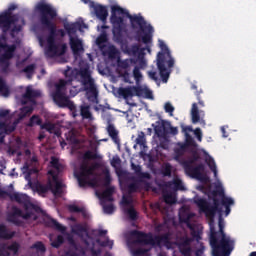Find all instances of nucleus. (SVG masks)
Wrapping results in <instances>:
<instances>
[{"mask_svg": "<svg viewBox=\"0 0 256 256\" xmlns=\"http://www.w3.org/2000/svg\"><path fill=\"white\" fill-rule=\"evenodd\" d=\"M194 203L200 210V213H204L209 220L210 234L209 243L212 249L213 256H230L235 248V241L231 240V237L225 234V224L223 218L219 217L218 227L219 231L215 230V215L217 213H223L221 208V200L214 199V205H211L204 198H195Z\"/></svg>", "mask_w": 256, "mask_h": 256, "instance_id": "f257e3e1", "label": "nucleus"}, {"mask_svg": "<svg viewBox=\"0 0 256 256\" xmlns=\"http://www.w3.org/2000/svg\"><path fill=\"white\" fill-rule=\"evenodd\" d=\"M111 12L110 23L112 24V31L115 37H121L123 31L125 30V19L118 15H126L130 20L132 29H140V31L143 33V36H141L140 31L136 32V41H142L144 45H149V43L153 41V33H155V29L151 24L147 25V22L143 16L131 15L129 12L125 11V9L117 5L112 6Z\"/></svg>", "mask_w": 256, "mask_h": 256, "instance_id": "f03ea898", "label": "nucleus"}, {"mask_svg": "<svg viewBox=\"0 0 256 256\" xmlns=\"http://www.w3.org/2000/svg\"><path fill=\"white\" fill-rule=\"evenodd\" d=\"M64 77H66V81L69 84L73 83V81H77L80 77V81L84 87V91H86L88 101H91V103H95V101H97V97H99V90H97L95 79L91 76V70L89 67L80 69L68 67L64 71Z\"/></svg>", "mask_w": 256, "mask_h": 256, "instance_id": "7ed1b4c3", "label": "nucleus"}, {"mask_svg": "<svg viewBox=\"0 0 256 256\" xmlns=\"http://www.w3.org/2000/svg\"><path fill=\"white\" fill-rule=\"evenodd\" d=\"M36 11L39 13L40 25L47 29L49 32L46 41L53 42L57 40V24H55V19H57V9L51 4L45 2H39L36 7Z\"/></svg>", "mask_w": 256, "mask_h": 256, "instance_id": "20e7f679", "label": "nucleus"}, {"mask_svg": "<svg viewBox=\"0 0 256 256\" xmlns=\"http://www.w3.org/2000/svg\"><path fill=\"white\" fill-rule=\"evenodd\" d=\"M159 47L161 52L157 54V67L162 82L167 83V81H169L170 72L167 70L165 63L168 65L169 69H173V67H175V59L171 56V50H169V47H167V44H165L163 40L159 41Z\"/></svg>", "mask_w": 256, "mask_h": 256, "instance_id": "39448f33", "label": "nucleus"}, {"mask_svg": "<svg viewBox=\"0 0 256 256\" xmlns=\"http://www.w3.org/2000/svg\"><path fill=\"white\" fill-rule=\"evenodd\" d=\"M132 237H135L136 243L139 245H151L152 247H161V245L166 244L171 239V233L166 232L164 234L154 236L153 233H145L139 230H134L131 232Z\"/></svg>", "mask_w": 256, "mask_h": 256, "instance_id": "423d86ee", "label": "nucleus"}, {"mask_svg": "<svg viewBox=\"0 0 256 256\" xmlns=\"http://www.w3.org/2000/svg\"><path fill=\"white\" fill-rule=\"evenodd\" d=\"M15 9H17V5L12 4L7 11L0 14V28L3 35H7L11 31V25H15L19 21L17 15L13 14Z\"/></svg>", "mask_w": 256, "mask_h": 256, "instance_id": "0eeeda50", "label": "nucleus"}, {"mask_svg": "<svg viewBox=\"0 0 256 256\" xmlns=\"http://www.w3.org/2000/svg\"><path fill=\"white\" fill-rule=\"evenodd\" d=\"M93 171L94 168L89 167V165L85 163L80 165L79 172L75 174L79 187H93V180H91V177H93Z\"/></svg>", "mask_w": 256, "mask_h": 256, "instance_id": "6e6552de", "label": "nucleus"}, {"mask_svg": "<svg viewBox=\"0 0 256 256\" xmlns=\"http://www.w3.org/2000/svg\"><path fill=\"white\" fill-rule=\"evenodd\" d=\"M218 197H221V205L225 207V215H229V213H231V205H235V200L225 196V190H223L221 186H216V189L213 190L209 196V199L213 201V205H215V199H219Z\"/></svg>", "mask_w": 256, "mask_h": 256, "instance_id": "1a4fd4ad", "label": "nucleus"}, {"mask_svg": "<svg viewBox=\"0 0 256 256\" xmlns=\"http://www.w3.org/2000/svg\"><path fill=\"white\" fill-rule=\"evenodd\" d=\"M33 215V212H26L23 214V211L18 208L17 206H13L12 207V212H10L7 215L6 220L8 221V223H13V225H17V227L22 225V221L19 220V218L17 217H22V219H31V216Z\"/></svg>", "mask_w": 256, "mask_h": 256, "instance_id": "9d476101", "label": "nucleus"}, {"mask_svg": "<svg viewBox=\"0 0 256 256\" xmlns=\"http://www.w3.org/2000/svg\"><path fill=\"white\" fill-rule=\"evenodd\" d=\"M67 53V44L57 45L55 41L47 42V47L45 49V55L47 57H61Z\"/></svg>", "mask_w": 256, "mask_h": 256, "instance_id": "9b49d317", "label": "nucleus"}, {"mask_svg": "<svg viewBox=\"0 0 256 256\" xmlns=\"http://www.w3.org/2000/svg\"><path fill=\"white\" fill-rule=\"evenodd\" d=\"M48 227H51L52 229H55L56 231H60L63 235H66V239L70 245L75 247L77 249V244H75V239L73 238V235L70 233H67V227L61 225L57 220L55 219H50L48 222Z\"/></svg>", "mask_w": 256, "mask_h": 256, "instance_id": "f8f14e48", "label": "nucleus"}, {"mask_svg": "<svg viewBox=\"0 0 256 256\" xmlns=\"http://www.w3.org/2000/svg\"><path fill=\"white\" fill-rule=\"evenodd\" d=\"M53 99L58 107H67L70 111H75V103L71 101L65 92H54Z\"/></svg>", "mask_w": 256, "mask_h": 256, "instance_id": "ddd939ff", "label": "nucleus"}, {"mask_svg": "<svg viewBox=\"0 0 256 256\" xmlns=\"http://www.w3.org/2000/svg\"><path fill=\"white\" fill-rule=\"evenodd\" d=\"M53 99L58 107H67L70 111H75V103L71 101L65 92H54Z\"/></svg>", "mask_w": 256, "mask_h": 256, "instance_id": "4468645a", "label": "nucleus"}, {"mask_svg": "<svg viewBox=\"0 0 256 256\" xmlns=\"http://www.w3.org/2000/svg\"><path fill=\"white\" fill-rule=\"evenodd\" d=\"M184 167V171H186L187 175L193 177L194 179H203V171H205L204 164H198L197 166L189 165V162H182Z\"/></svg>", "mask_w": 256, "mask_h": 256, "instance_id": "2eb2a0df", "label": "nucleus"}, {"mask_svg": "<svg viewBox=\"0 0 256 256\" xmlns=\"http://www.w3.org/2000/svg\"><path fill=\"white\" fill-rule=\"evenodd\" d=\"M143 91V88L140 86L121 87L118 89V95L127 101L129 97H141V95H143Z\"/></svg>", "mask_w": 256, "mask_h": 256, "instance_id": "dca6fc26", "label": "nucleus"}, {"mask_svg": "<svg viewBox=\"0 0 256 256\" xmlns=\"http://www.w3.org/2000/svg\"><path fill=\"white\" fill-rule=\"evenodd\" d=\"M9 195L11 201H16V203H19L20 205H24L25 211H29V209H35V205L29 201V196L26 194H19V193H13V194H4Z\"/></svg>", "mask_w": 256, "mask_h": 256, "instance_id": "f3484780", "label": "nucleus"}, {"mask_svg": "<svg viewBox=\"0 0 256 256\" xmlns=\"http://www.w3.org/2000/svg\"><path fill=\"white\" fill-rule=\"evenodd\" d=\"M91 9H93L94 15H96L97 19L102 21V23L105 25L107 23V17H109V11L107 10V7L102 4H96L91 2L90 3Z\"/></svg>", "mask_w": 256, "mask_h": 256, "instance_id": "a211bd4d", "label": "nucleus"}, {"mask_svg": "<svg viewBox=\"0 0 256 256\" xmlns=\"http://www.w3.org/2000/svg\"><path fill=\"white\" fill-rule=\"evenodd\" d=\"M152 127H154V131L157 135V137H165V135H169V130H167V127H171V122L166 120H161L156 122L155 124H152Z\"/></svg>", "mask_w": 256, "mask_h": 256, "instance_id": "6ab92c4d", "label": "nucleus"}, {"mask_svg": "<svg viewBox=\"0 0 256 256\" xmlns=\"http://www.w3.org/2000/svg\"><path fill=\"white\" fill-rule=\"evenodd\" d=\"M191 243H193V239L189 237H183L178 243V249L183 256H191L192 249Z\"/></svg>", "mask_w": 256, "mask_h": 256, "instance_id": "aec40b11", "label": "nucleus"}, {"mask_svg": "<svg viewBox=\"0 0 256 256\" xmlns=\"http://www.w3.org/2000/svg\"><path fill=\"white\" fill-rule=\"evenodd\" d=\"M70 49H72L74 55H79L81 52L85 51L83 41L77 37L70 36Z\"/></svg>", "mask_w": 256, "mask_h": 256, "instance_id": "412c9836", "label": "nucleus"}, {"mask_svg": "<svg viewBox=\"0 0 256 256\" xmlns=\"http://www.w3.org/2000/svg\"><path fill=\"white\" fill-rule=\"evenodd\" d=\"M41 129H44L51 135H55L56 137H61V128L59 125L51 122H45L41 125Z\"/></svg>", "mask_w": 256, "mask_h": 256, "instance_id": "4be33fe9", "label": "nucleus"}, {"mask_svg": "<svg viewBox=\"0 0 256 256\" xmlns=\"http://www.w3.org/2000/svg\"><path fill=\"white\" fill-rule=\"evenodd\" d=\"M131 169L134 171L135 175H137L140 183H145L143 179H151V174H149V172H143V168H141V165L132 163Z\"/></svg>", "mask_w": 256, "mask_h": 256, "instance_id": "5701e85b", "label": "nucleus"}, {"mask_svg": "<svg viewBox=\"0 0 256 256\" xmlns=\"http://www.w3.org/2000/svg\"><path fill=\"white\" fill-rule=\"evenodd\" d=\"M188 147L183 142H177L174 147V159L175 161H181V158L187 153Z\"/></svg>", "mask_w": 256, "mask_h": 256, "instance_id": "b1692460", "label": "nucleus"}, {"mask_svg": "<svg viewBox=\"0 0 256 256\" xmlns=\"http://www.w3.org/2000/svg\"><path fill=\"white\" fill-rule=\"evenodd\" d=\"M166 187L169 189H174V191H185L183 181H181L179 178H174L172 181H168L166 183Z\"/></svg>", "mask_w": 256, "mask_h": 256, "instance_id": "393cba45", "label": "nucleus"}, {"mask_svg": "<svg viewBox=\"0 0 256 256\" xmlns=\"http://www.w3.org/2000/svg\"><path fill=\"white\" fill-rule=\"evenodd\" d=\"M113 193H115L114 187H107L100 195V199L103 201L111 203L113 202Z\"/></svg>", "mask_w": 256, "mask_h": 256, "instance_id": "a878e982", "label": "nucleus"}, {"mask_svg": "<svg viewBox=\"0 0 256 256\" xmlns=\"http://www.w3.org/2000/svg\"><path fill=\"white\" fill-rule=\"evenodd\" d=\"M15 235H16L15 231L9 232L5 224H0V239H5L6 241H9L10 239H13Z\"/></svg>", "mask_w": 256, "mask_h": 256, "instance_id": "bb28decb", "label": "nucleus"}, {"mask_svg": "<svg viewBox=\"0 0 256 256\" xmlns=\"http://www.w3.org/2000/svg\"><path fill=\"white\" fill-rule=\"evenodd\" d=\"M16 49H17V46L6 44L5 46H3L1 48V51H4V53L1 54V55L3 57L8 58V59H13V57H15Z\"/></svg>", "mask_w": 256, "mask_h": 256, "instance_id": "cd10ccee", "label": "nucleus"}, {"mask_svg": "<svg viewBox=\"0 0 256 256\" xmlns=\"http://www.w3.org/2000/svg\"><path fill=\"white\" fill-rule=\"evenodd\" d=\"M4 245V251H11L13 255H19V249H21V244L18 242H12V244L7 245L6 243H0V249Z\"/></svg>", "mask_w": 256, "mask_h": 256, "instance_id": "c85d7f7f", "label": "nucleus"}, {"mask_svg": "<svg viewBox=\"0 0 256 256\" xmlns=\"http://www.w3.org/2000/svg\"><path fill=\"white\" fill-rule=\"evenodd\" d=\"M41 96V91L33 90L31 88H26V92L23 94V99H28V101H33Z\"/></svg>", "mask_w": 256, "mask_h": 256, "instance_id": "c756f323", "label": "nucleus"}, {"mask_svg": "<svg viewBox=\"0 0 256 256\" xmlns=\"http://www.w3.org/2000/svg\"><path fill=\"white\" fill-rule=\"evenodd\" d=\"M51 189H53V182L51 180H48L47 184H38L36 186V191L39 195H45L46 193H49Z\"/></svg>", "mask_w": 256, "mask_h": 256, "instance_id": "7c9ffc66", "label": "nucleus"}, {"mask_svg": "<svg viewBox=\"0 0 256 256\" xmlns=\"http://www.w3.org/2000/svg\"><path fill=\"white\" fill-rule=\"evenodd\" d=\"M128 52L131 55H134V57H141L142 55H145V48H141V46L139 44H133Z\"/></svg>", "mask_w": 256, "mask_h": 256, "instance_id": "2f4dec72", "label": "nucleus"}, {"mask_svg": "<svg viewBox=\"0 0 256 256\" xmlns=\"http://www.w3.org/2000/svg\"><path fill=\"white\" fill-rule=\"evenodd\" d=\"M191 118H192V123L194 125L199 123V121H201V115H199V107L197 106V103L192 104Z\"/></svg>", "mask_w": 256, "mask_h": 256, "instance_id": "473e14b6", "label": "nucleus"}, {"mask_svg": "<svg viewBox=\"0 0 256 256\" xmlns=\"http://www.w3.org/2000/svg\"><path fill=\"white\" fill-rule=\"evenodd\" d=\"M80 115L82 119H93V114H91V106L81 105L80 106Z\"/></svg>", "mask_w": 256, "mask_h": 256, "instance_id": "72a5a7b5", "label": "nucleus"}, {"mask_svg": "<svg viewBox=\"0 0 256 256\" xmlns=\"http://www.w3.org/2000/svg\"><path fill=\"white\" fill-rule=\"evenodd\" d=\"M33 113V107L31 106H24L20 109V113L18 114V121H23L25 117H29Z\"/></svg>", "mask_w": 256, "mask_h": 256, "instance_id": "f704fd0d", "label": "nucleus"}, {"mask_svg": "<svg viewBox=\"0 0 256 256\" xmlns=\"http://www.w3.org/2000/svg\"><path fill=\"white\" fill-rule=\"evenodd\" d=\"M133 256H151V248L138 247L132 250Z\"/></svg>", "mask_w": 256, "mask_h": 256, "instance_id": "c9c22d12", "label": "nucleus"}, {"mask_svg": "<svg viewBox=\"0 0 256 256\" xmlns=\"http://www.w3.org/2000/svg\"><path fill=\"white\" fill-rule=\"evenodd\" d=\"M64 29L66 31V33L69 35V37H73V35H75V33H77V24L76 23H64Z\"/></svg>", "mask_w": 256, "mask_h": 256, "instance_id": "e433bc0d", "label": "nucleus"}, {"mask_svg": "<svg viewBox=\"0 0 256 256\" xmlns=\"http://www.w3.org/2000/svg\"><path fill=\"white\" fill-rule=\"evenodd\" d=\"M50 191L53 193L54 197H62L63 196V183L60 182L54 186L52 184V189H50Z\"/></svg>", "mask_w": 256, "mask_h": 256, "instance_id": "4c0bfd02", "label": "nucleus"}, {"mask_svg": "<svg viewBox=\"0 0 256 256\" xmlns=\"http://www.w3.org/2000/svg\"><path fill=\"white\" fill-rule=\"evenodd\" d=\"M35 125H39L40 127L43 125V120L41 117H39V115H33L26 124V127H35Z\"/></svg>", "mask_w": 256, "mask_h": 256, "instance_id": "58836bf2", "label": "nucleus"}, {"mask_svg": "<svg viewBox=\"0 0 256 256\" xmlns=\"http://www.w3.org/2000/svg\"><path fill=\"white\" fill-rule=\"evenodd\" d=\"M0 130L3 131L5 135H11V133L15 131V125L0 122Z\"/></svg>", "mask_w": 256, "mask_h": 256, "instance_id": "ea45409f", "label": "nucleus"}, {"mask_svg": "<svg viewBox=\"0 0 256 256\" xmlns=\"http://www.w3.org/2000/svg\"><path fill=\"white\" fill-rule=\"evenodd\" d=\"M107 131H108V135L111 137V139H113V141L115 143H117L119 141V133L115 129V126H113L112 124H109Z\"/></svg>", "mask_w": 256, "mask_h": 256, "instance_id": "a19ab883", "label": "nucleus"}, {"mask_svg": "<svg viewBox=\"0 0 256 256\" xmlns=\"http://www.w3.org/2000/svg\"><path fill=\"white\" fill-rule=\"evenodd\" d=\"M67 85H69V83L66 80L60 79L56 84L55 93H65V91H67Z\"/></svg>", "mask_w": 256, "mask_h": 256, "instance_id": "79ce46f5", "label": "nucleus"}, {"mask_svg": "<svg viewBox=\"0 0 256 256\" xmlns=\"http://www.w3.org/2000/svg\"><path fill=\"white\" fill-rule=\"evenodd\" d=\"M161 173H162L163 177H171V175L173 173V166L171 165V163H165L162 166Z\"/></svg>", "mask_w": 256, "mask_h": 256, "instance_id": "37998d69", "label": "nucleus"}, {"mask_svg": "<svg viewBox=\"0 0 256 256\" xmlns=\"http://www.w3.org/2000/svg\"><path fill=\"white\" fill-rule=\"evenodd\" d=\"M126 215H128L131 221H137L139 219V214L135 211V208L131 206L130 208L125 210Z\"/></svg>", "mask_w": 256, "mask_h": 256, "instance_id": "c03bdc74", "label": "nucleus"}, {"mask_svg": "<svg viewBox=\"0 0 256 256\" xmlns=\"http://www.w3.org/2000/svg\"><path fill=\"white\" fill-rule=\"evenodd\" d=\"M183 145L189 149V147H197V142H195V139H193L191 134H186L185 142H183Z\"/></svg>", "mask_w": 256, "mask_h": 256, "instance_id": "a18cd8bd", "label": "nucleus"}, {"mask_svg": "<svg viewBox=\"0 0 256 256\" xmlns=\"http://www.w3.org/2000/svg\"><path fill=\"white\" fill-rule=\"evenodd\" d=\"M139 183H141V181H139V179L130 183L128 185V193H137L141 187V185Z\"/></svg>", "mask_w": 256, "mask_h": 256, "instance_id": "49530a36", "label": "nucleus"}, {"mask_svg": "<svg viewBox=\"0 0 256 256\" xmlns=\"http://www.w3.org/2000/svg\"><path fill=\"white\" fill-rule=\"evenodd\" d=\"M30 249H36V251L38 253H45V251H47V248L45 247V244H43V242L38 241L36 243H34Z\"/></svg>", "mask_w": 256, "mask_h": 256, "instance_id": "de8ad7c7", "label": "nucleus"}, {"mask_svg": "<svg viewBox=\"0 0 256 256\" xmlns=\"http://www.w3.org/2000/svg\"><path fill=\"white\" fill-rule=\"evenodd\" d=\"M190 227V235H191V239L192 241H201V231L196 230L195 228H193V226H189Z\"/></svg>", "mask_w": 256, "mask_h": 256, "instance_id": "09e8293b", "label": "nucleus"}, {"mask_svg": "<svg viewBox=\"0 0 256 256\" xmlns=\"http://www.w3.org/2000/svg\"><path fill=\"white\" fill-rule=\"evenodd\" d=\"M63 243H65V238L63 235H58L56 239L51 243V245L54 247V249H59Z\"/></svg>", "mask_w": 256, "mask_h": 256, "instance_id": "8fccbe9b", "label": "nucleus"}, {"mask_svg": "<svg viewBox=\"0 0 256 256\" xmlns=\"http://www.w3.org/2000/svg\"><path fill=\"white\" fill-rule=\"evenodd\" d=\"M96 243H98L100 247H109V249H113V240H109V237H107L105 241H101V239H97Z\"/></svg>", "mask_w": 256, "mask_h": 256, "instance_id": "3c124183", "label": "nucleus"}, {"mask_svg": "<svg viewBox=\"0 0 256 256\" xmlns=\"http://www.w3.org/2000/svg\"><path fill=\"white\" fill-rule=\"evenodd\" d=\"M200 156L199 153H197V150H192V157L190 160H184L183 163H189V165H193L194 163H197L199 161Z\"/></svg>", "mask_w": 256, "mask_h": 256, "instance_id": "603ef678", "label": "nucleus"}, {"mask_svg": "<svg viewBox=\"0 0 256 256\" xmlns=\"http://www.w3.org/2000/svg\"><path fill=\"white\" fill-rule=\"evenodd\" d=\"M83 159L85 161H91L93 159H99V155H97V153H93L92 151L88 150L84 153Z\"/></svg>", "mask_w": 256, "mask_h": 256, "instance_id": "864d4df0", "label": "nucleus"}, {"mask_svg": "<svg viewBox=\"0 0 256 256\" xmlns=\"http://www.w3.org/2000/svg\"><path fill=\"white\" fill-rule=\"evenodd\" d=\"M163 197H164V201L167 205H174V203H177L175 196H173V194H171V193L164 194Z\"/></svg>", "mask_w": 256, "mask_h": 256, "instance_id": "5fc2aeb1", "label": "nucleus"}, {"mask_svg": "<svg viewBox=\"0 0 256 256\" xmlns=\"http://www.w3.org/2000/svg\"><path fill=\"white\" fill-rule=\"evenodd\" d=\"M101 205L103 207L104 213H106L107 215H112V213H114L115 206L113 204H104L103 202H101Z\"/></svg>", "mask_w": 256, "mask_h": 256, "instance_id": "6e6d98bb", "label": "nucleus"}, {"mask_svg": "<svg viewBox=\"0 0 256 256\" xmlns=\"http://www.w3.org/2000/svg\"><path fill=\"white\" fill-rule=\"evenodd\" d=\"M164 110H165V113H168L170 117H173V113L175 112V107L173 106V104H171V102H166L164 104Z\"/></svg>", "mask_w": 256, "mask_h": 256, "instance_id": "4d7b16f0", "label": "nucleus"}, {"mask_svg": "<svg viewBox=\"0 0 256 256\" xmlns=\"http://www.w3.org/2000/svg\"><path fill=\"white\" fill-rule=\"evenodd\" d=\"M0 93H2L4 97H9V88L7 87V85H5V82H3V79L1 78H0Z\"/></svg>", "mask_w": 256, "mask_h": 256, "instance_id": "13d9d810", "label": "nucleus"}, {"mask_svg": "<svg viewBox=\"0 0 256 256\" xmlns=\"http://www.w3.org/2000/svg\"><path fill=\"white\" fill-rule=\"evenodd\" d=\"M208 167L212 173H214V177H217V164H215V160L213 158L208 161Z\"/></svg>", "mask_w": 256, "mask_h": 256, "instance_id": "bf43d9fd", "label": "nucleus"}, {"mask_svg": "<svg viewBox=\"0 0 256 256\" xmlns=\"http://www.w3.org/2000/svg\"><path fill=\"white\" fill-rule=\"evenodd\" d=\"M68 209H69V211L71 212V213H84L85 212V209H83V208H81V207H79V206H77V205H70L69 207H68Z\"/></svg>", "mask_w": 256, "mask_h": 256, "instance_id": "052dcab7", "label": "nucleus"}, {"mask_svg": "<svg viewBox=\"0 0 256 256\" xmlns=\"http://www.w3.org/2000/svg\"><path fill=\"white\" fill-rule=\"evenodd\" d=\"M138 67L139 69H145L147 67V61L145 60V55L138 56Z\"/></svg>", "mask_w": 256, "mask_h": 256, "instance_id": "680f3d73", "label": "nucleus"}, {"mask_svg": "<svg viewBox=\"0 0 256 256\" xmlns=\"http://www.w3.org/2000/svg\"><path fill=\"white\" fill-rule=\"evenodd\" d=\"M136 143H137V145H140L141 147H143V145H145V133L144 132H140V134L136 138Z\"/></svg>", "mask_w": 256, "mask_h": 256, "instance_id": "e2e57ef3", "label": "nucleus"}, {"mask_svg": "<svg viewBox=\"0 0 256 256\" xmlns=\"http://www.w3.org/2000/svg\"><path fill=\"white\" fill-rule=\"evenodd\" d=\"M22 27L21 25H15L11 30H10V37H12V39H15V34L16 33H20Z\"/></svg>", "mask_w": 256, "mask_h": 256, "instance_id": "0e129e2a", "label": "nucleus"}, {"mask_svg": "<svg viewBox=\"0 0 256 256\" xmlns=\"http://www.w3.org/2000/svg\"><path fill=\"white\" fill-rule=\"evenodd\" d=\"M35 69H37V65L30 64L26 66L22 71L23 73H35Z\"/></svg>", "mask_w": 256, "mask_h": 256, "instance_id": "69168bd1", "label": "nucleus"}, {"mask_svg": "<svg viewBox=\"0 0 256 256\" xmlns=\"http://www.w3.org/2000/svg\"><path fill=\"white\" fill-rule=\"evenodd\" d=\"M133 76L136 79V81H139V79H141V77H143V75L141 74V70H140L139 66H136L134 68Z\"/></svg>", "mask_w": 256, "mask_h": 256, "instance_id": "338daca9", "label": "nucleus"}, {"mask_svg": "<svg viewBox=\"0 0 256 256\" xmlns=\"http://www.w3.org/2000/svg\"><path fill=\"white\" fill-rule=\"evenodd\" d=\"M103 183L104 187H109V185H111V174L109 173V171L106 172Z\"/></svg>", "mask_w": 256, "mask_h": 256, "instance_id": "774afa93", "label": "nucleus"}]
</instances>
